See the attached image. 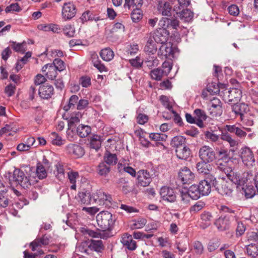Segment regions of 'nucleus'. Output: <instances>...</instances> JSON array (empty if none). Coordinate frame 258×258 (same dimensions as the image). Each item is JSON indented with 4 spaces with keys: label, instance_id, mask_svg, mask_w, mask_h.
Listing matches in <instances>:
<instances>
[{
    "label": "nucleus",
    "instance_id": "cd10ccee",
    "mask_svg": "<svg viewBox=\"0 0 258 258\" xmlns=\"http://www.w3.org/2000/svg\"><path fill=\"white\" fill-rule=\"evenodd\" d=\"M175 153L177 158L186 160L189 157L191 151L188 147L184 145L180 149H175Z\"/></svg>",
    "mask_w": 258,
    "mask_h": 258
},
{
    "label": "nucleus",
    "instance_id": "49530a36",
    "mask_svg": "<svg viewBox=\"0 0 258 258\" xmlns=\"http://www.w3.org/2000/svg\"><path fill=\"white\" fill-rule=\"evenodd\" d=\"M207 163V162L203 161L197 163V168L199 173L202 174L203 175H207L210 173V171L208 168Z\"/></svg>",
    "mask_w": 258,
    "mask_h": 258
},
{
    "label": "nucleus",
    "instance_id": "ddd939ff",
    "mask_svg": "<svg viewBox=\"0 0 258 258\" xmlns=\"http://www.w3.org/2000/svg\"><path fill=\"white\" fill-rule=\"evenodd\" d=\"M174 10L180 19L185 22L190 21L193 18L194 13L189 9H184L180 6H174Z\"/></svg>",
    "mask_w": 258,
    "mask_h": 258
},
{
    "label": "nucleus",
    "instance_id": "774afa93",
    "mask_svg": "<svg viewBox=\"0 0 258 258\" xmlns=\"http://www.w3.org/2000/svg\"><path fill=\"white\" fill-rule=\"evenodd\" d=\"M147 223V220L145 218H140L138 220L135 221V223L132 226L133 229H140L143 227Z\"/></svg>",
    "mask_w": 258,
    "mask_h": 258
},
{
    "label": "nucleus",
    "instance_id": "a18cd8bd",
    "mask_svg": "<svg viewBox=\"0 0 258 258\" xmlns=\"http://www.w3.org/2000/svg\"><path fill=\"white\" fill-rule=\"evenodd\" d=\"M164 71L160 68L155 69L150 72V76L152 79L160 81L163 76Z\"/></svg>",
    "mask_w": 258,
    "mask_h": 258
},
{
    "label": "nucleus",
    "instance_id": "37998d69",
    "mask_svg": "<svg viewBox=\"0 0 258 258\" xmlns=\"http://www.w3.org/2000/svg\"><path fill=\"white\" fill-rule=\"evenodd\" d=\"M45 168L40 162L37 163L36 173L38 177H47V174Z\"/></svg>",
    "mask_w": 258,
    "mask_h": 258
},
{
    "label": "nucleus",
    "instance_id": "f257e3e1",
    "mask_svg": "<svg viewBox=\"0 0 258 258\" xmlns=\"http://www.w3.org/2000/svg\"><path fill=\"white\" fill-rule=\"evenodd\" d=\"M112 217V214L108 211L100 212L96 216V220L98 226L102 230L98 229L96 231H94L88 229H83L82 232L84 235H88L92 238L106 239L111 236V231L113 225Z\"/></svg>",
    "mask_w": 258,
    "mask_h": 258
},
{
    "label": "nucleus",
    "instance_id": "6ab92c4d",
    "mask_svg": "<svg viewBox=\"0 0 258 258\" xmlns=\"http://www.w3.org/2000/svg\"><path fill=\"white\" fill-rule=\"evenodd\" d=\"M158 55L162 58L163 57L166 58L168 57L173 56V50L172 47V44L170 43H165L162 44L159 49Z\"/></svg>",
    "mask_w": 258,
    "mask_h": 258
},
{
    "label": "nucleus",
    "instance_id": "0e129e2a",
    "mask_svg": "<svg viewBox=\"0 0 258 258\" xmlns=\"http://www.w3.org/2000/svg\"><path fill=\"white\" fill-rule=\"evenodd\" d=\"M144 134L145 133L143 131H141V132H139V141L144 147H149L150 146L151 144L148 140L145 138Z\"/></svg>",
    "mask_w": 258,
    "mask_h": 258
},
{
    "label": "nucleus",
    "instance_id": "a878e982",
    "mask_svg": "<svg viewBox=\"0 0 258 258\" xmlns=\"http://www.w3.org/2000/svg\"><path fill=\"white\" fill-rule=\"evenodd\" d=\"M117 170L121 175L124 176L125 173H128L133 177H135L136 174V171L134 168L120 163L117 164Z\"/></svg>",
    "mask_w": 258,
    "mask_h": 258
},
{
    "label": "nucleus",
    "instance_id": "72a5a7b5",
    "mask_svg": "<svg viewBox=\"0 0 258 258\" xmlns=\"http://www.w3.org/2000/svg\"><path fill=\"white\" fill-rule=\"evenodd\" d=\"M187 191L189 194L190 198L192 200H198L202 196L200 190H199L198 186L196 184H192L190 186Z\"/></svg>",
    "mask_w": 258,
    "mask_h": 258
},
{
    "label": "nucleus",
    "instance_id": "20e7f679",
    "mask_svg": "<svg viewBox=\"0 0 258 258\" xmlns=\"http://www.w3.org/2000/svg\"><path fill=\"white\" fill-rule=\"evenodd\" d=\"M225 179L218 178V180H216V178H214L213 184L222 195L231 196L233 191L232 186L236 187V184L233 181H230L231 179Z\"/></svg>",
    "mask_w": 258,
    "mask_h": 258
},
{
    "label": "nucleus",
    "instance_id": "338daca9",
    "mask_svg": "<svg viewBox=\"0 0 258 258\" xmlns=\"http://www.w3.org/2000/svg\"><path fill=\"white\" fill-rule=\"evenodd\" d=\"M130 62L133 67L138 69L142 67L144 60L140 57L137 56L135 59H130Z\"/></svg>",
    "mask_w": 258,
    "mask_h": 258
},
{
    "label": "nucleus",
    "instance_id": "c9c22d12",
    "mask_svg": "<svg viewBox=\"0 0 258 258\" xmlns=\"http://www.w3.org/2000/svg\"><path fill=\"white\" fill-rule=\"evenodd\" d=\"M246 253L248 256L253 258H258V245L250 244L246 247Z\"/></svg>",
    "mask_w": 258,
    "mask_h": 258
},
{
    "label": "nucleus",
    "instance_id": "69168bd1",
    "mask_svg": "<svg viewBox=\"0 0 258 258\" xmlns=\"http://www.w3.org/2000/svg\"><path fill=\"white\" fill-rule=\"evenodd\" d=\"M246 230L245 225L241 222H237L236 229V234L237 236H240L244 234Z\"/></svg>",
    "mask_w": 258,
    "mask_h": 258
},
{
    "label": "nucleus",
    "instance_id": "0eeeda50",
    "mask_svg": "<svg viewBox=\"0 0 258 258\" xmlns=\"http://www.w3.org/2000/svg\"><path fill=\"white\" fill-rule=\"evenodd\" d=\"M111 196L107 195L103 191L99 190L96 191L93 195V201L94 203H98L99 205H105L107 207H111L112 204L111 202Z\"/></svg>",
    "mask_w": 258,
    "mask_h": 258
},
{
    "label": "nucleus",
    "instance_id": "603ef678",
    "mask_svg": "<svg viewBox=\"0 0 258 258\" xmlns=\"http://www.w3.org/2000/svg\"><path fill=\"white\" fill-rule=\"evenodd\" d=\"M149 137L152 140L155 141H165L167 138V136L164 134L151 133Z\"/></svg>",
    "mask_w": 258,
    "mask_h": 258
},
{
    "label": "nucleus",
    "instance_id": "412c9836",
    "mask_svg": "<svg viewBox=\"0 0 258 258\" xmlns=\"http://www.w3.org/2000/svg\"><path fill=\"white\" fill-rule=\"evenodd\" d=\"M77 199L82 204L86 205H89L93 202V196L89 191L85 189L78 193Z\"/></svg>",
    "mask_w": 258,
    "mask_h": 258
},
{
    "label": "nucleus",
    "instance_id": "3c124183",
    "mask_svg": "<svg viewBox=\"0 0 258 258\" xmlns=\"http://www.w3.org/2000/svg\"><path fill=\"white\" fill-rule=\"evenodd\" d=\"M89 247L96 251H100L103 247L102 241L92 240Z\"/></svg>",
    "mask_w": 258,
    "mask_h": 258
},
{
    "label": "nucleus",
    "instance_id": "e2e57ef3",
    "mask_svg": "<svg viewBox=\"0 0 258 258\" xmlns=\"http://www.w3.org/2000/svg\"><path fill=\"white\" fill-rule=\"evenodd\" d=\"M22 10L18 3H13L7 6L5 9V12L7 13H13L14 12H19Z\"/></svg>",
    "mask_w": 258,
    "mask_h": 258
},
{
    "label": "nucleus",
    "instance_id": "bb28decb",
    "mask_svg": "<svg viewBox=\"0 0 258 258\" xmlns=\"http://www.w3.org/2000/svg\"><path fill=\"white\" fill-rule=\"evenodd\" d=\"M198 186L202 196L208 195L211 191L210 181L206 179L201 181Z\"/></svg>",
    "mask_w": 258,
    "mask_h": 258
},
{
    "label": "nucleus",
    "instance_id": "f704fd0d",
    "mask_svg": "<svg viewBox=\"0 0 258 258\" xmlns=\"http://www.w3.org/2000/svg\"><path fill=\"white\" fill-rule=\"evenodd\" d=\"M91 128L88 125L80 124L76 129L78 135L81 138L87 137L91 133Z\"/></svg>",
    "mask_w": 258,
    "mask_h": 258
},
{
    "label": "nucleus",
    "instance_id": "7ed1b4c3",
    "mask_svg": "<svg viewBox=\"0 0 258 258\" xmlns=\"http://www.w3.org/2000/svg\"><path fill=\"white\" fill-rule=\"evenodd\" d=\"M231 179L236 184V187L241 188L246 199L252 198L256 194V189L249 178H228Z\"/></svg>",
    "mask_w": 258,
    "mask_h": 258
},
{
    "label": "nucleus",
    "instance_id": "6e6552de",
    "mask_svg": "<svg viewBox=\"0 0 258 258\" xmlns=\"http://www.w3.org/2000/svg\"><path fill=\"white\" fill-rule=\"evenodd\" d=\"M199 154L201 160L204 162H212L216 158L215 152L208 146L202 147L199 150Z\"/></svg>",
    "mask_w": 258,
    "mask_h": 258
},
{
    "label": "nucleus",
    "instance_id": "9d476101",
    "mask_svg": "<svg viewBox=\"0 0 258 258\" xmlns=\"http://www.w3.org/2000/svg\"><path fill=\"white\" fill-rule=\"evenodd\" d=\"M76 13V7L72 3L64 4L62 9V16L64 20H71L75 16Z\"/></svg>",
    "mask_w": 258,
    "mask_h": 258
},
{
    "label": "nucleus",
    "instance_id": "a19ab883",
    "mask_svg": "<svg viewBox=\"0 0 258 258\" xmlns=\"http://www.w3.org/2000/svg\"><path fill=\"white\" fill-rule=\"evenodd\" d=\"M131 15L133 21L135 23L139 22L143 17L142 11L139 8L134 9Z\"/></svg>",
    "mask_w": 258,
    "mask_h": 258
},
{
    "label": "nucleus",
    "instance_id": "8fccbe9b",
    "mask_svg": "<svg viewBox=\"0 0 258 258\" xmlns=\"http://www.w3.org/2000/svg\"><path fill=\"white\" fill-rule=\"evenodd\" d=\"M205 203L201 201H199L196 203L195 205L191 206L189 208L190 213L195 214L201 211L205 206Z\"/></svg>",
    "mask_w": 258,
    "mask_h": 258
},
{
    "label": "nucleus",
    "instance_id": "e433bc0d",
    "mask_svg": "<svg viewBox=\"0 0 258 258\" xmlns=\"http://www.w3.org/2000/svg\"><path fill=\"white\" fill-rule=\"evenodd\" d=\"M101 141L100 136L94 135L91 138L90 145L92 149L97 151L101 147Z\"/></svg>",
    "mask_w": 258,
    "mask_h": 258
},
{
    "label": "nucleus",
    "instance_id": "ea45409f",
    "mask_svg": "<svg viewBox=\"0 0 258 258\" xmlns=\"http://www.w3.org/2000/svg\"><path fill=\"white\" fill-rule=\"evenodd\" d=\"M33 178H16V181L24 188H28L31 185L38 182L37 180L33 181Z\"/></svg>",
    "mask_w": 258,
    "mask_h": 258
},
{
    "label": "nucleus",
    "instance_id": "1a4fd4ad",
    "mask_svg": "<svg viewBox=\"0 0 258 258\" xmlns=\"http://www.w3.org/2000/svg\"><path fill=\"white\" fill-rule=\"evenodd\" d=\"M235 149H231L228 151L224 149H220L218 152V160L217 161V165L218 166L219 163L228 164L229 162L232 158Z\"/></svg>",
    "mask_w": 258,
    "mask_h": 258
},
{
    "label": "nucleus",
    "instance_id": "09e8293b",
    "mask_svg": "<svg viewBox=\"0 0 258 258\" xmlns=\"http://www.w3.org/2000/svg\"><path fill=\"white\" fill-rule=\"evenodd\" d=\"M12 44L11 45V46L15 51L21 52L22 53H24L25 52V46L26 45V43L25 42L19 43L13 41L12 42Z\"/></svg>",
    "mask_w": 258,
    "mask_h": 258
},
{
    "label": "nucleus",
    "instance_id": "bf43d9fd",
    "mask_svg": "<svg viewBox=\"0 0 258 258\" xmlns=\"http://www.w3.org/2000/svg\"><path fill=\"white\" fill-rule=\"evenodd\" d=\"M63 32L66 36L68 37H72L75 35V29L72 25H67L64 27Z\"/></svg>",
    "mask_w": 258,
    "mask_h": 258
},
{
    "label": "nucleus",
    "instance_id": "c85d7f7f",
    "mask_svg": "<svg viewBox=\"0 0 258 258\" xmlns=\"http://www.w3.org/2000/svg\"><path fill=\"white\" fill-rule=\"evenodd\" d=\"M121 242L123 244L131 250H134L137 248V243L136 241L133 240L132 236L127 234L124 235L122 238Z\"/></svg>",
    "mask_w": 258,
    "mask_h": 258
},
{
    "label": "nucleus",
    "instance_id": "4c0bfd02",
    "mask_svg": "<svg viewBox=\"0 0 258 258\" xmlns=\"http://www.w3.org/2000/svg\"><path fill=\"white\" fill-rule=\"evenodd\" d=\"M144 63L149 69L156 67L159 64V60L157 58L153 55H149L144 60Z\"/></svg>",
    "mask_w": 258,
    "mask_h": 258
},
{
    "label": "nucleus",
    "instance_id": "4468645a",
    "mask_svg": "<svg viewBox=\"0 0 258 258\" xmlns=\"http://www.w3.org/2000/svg\"><path fill=\"white\" fill-rule=\"evenodd\" d=\"M160 194L164 201L169 202H174L176 201V196L173 188L163 186L160 189Z\"/></svg>",
    "mask_w": 258,
    "mask_h": 258
},
{
    "label": "nucleus",
    "instance_id": "052dcab7",
    "mask_svg": "<svg viewBox=\"0 0 258 258\" xmlns=\"http://www.w3.org/2000/svg\"><path fill=\"white\" fill-rule=\"evenodd\" d=\"M79 84L84 88H87L91 85V78L88 76H83L79 79Z\"/></svg>",
    "mask_w": 258,
    "mask_h": 258
},
{
    "label": "nucleus",
    "instance_id": "f03ea898",
    "mask_svg": "<svg viewBox=\"0 0 258 258\" xmlns=\"http://www.w3.org/2000/svg\"><path fill=\"white\" fill-rule=\"evenodd\" d=\"M159 26L161 27L151 34L150 36L156 43L162 44L168 40L170 32L167 29H177L179 21L176 19L163 17L159 22Z\"/></svg>",
    "mask_w": 258,
    "mask_h": 258
},
{
    "label": "nucleus",
    "instance_id": "13d9d810",
    "mask_svg": "<svg viewBox=\"0 0 258 258\" xmlns=\"http://www.w3.org/2000/svg\"><path fill=\"white\" fill-rule=\"evenodd\" d=\"M205 136L207 140L213 142H216L219 139V135L215 134L213 131L205 132Z\"/></svg>",
    "mask_w": 258,
    "mask_h": 258
},
{
    "label": "nucleus",
    "instance_id": "393cba45",
    "mask_svg": "<svg viewBox=\"0 0 258 258\" xmlns=\"http://www.w3.org/2000/svg\"><path fill=\"white\" fill-rule=\"evenodd\" d=\"M81 117V114L80 112H77L75 114H73L69 120L68 121V130L67 131L68 138L69 140H72L73 137H70V130L76 124L80 122V119Z\"/></svg>",
    "mask_w": 258,
    "mask_h": 258
},
{
    "label": "nucleus",
    "instance_id": "7c9ffc66",
    "mask_svg": "<svg viewBox=\"0 0 258 258\" xmlns=\"http://www.w3.org/2000/svg\"><path fill=\"white\" fill-rule=\"evenodd\" d=\"M80 20L84 24L88 21H98L100 20V18L97 15L93 14L92 12L87 10L82 14Z\"/></svg>",
    "mask_w": 258,
    "mask_h": 258
},
{
    "label": "nucleus",
    "instance_id": "de8ad7c7",
    "mask_svg": "<svg viewBox=\"0 0 258 258\" xmlns=\"http://www.w3.org/2000/svg\"><path fill=\"white\" fill-rule=\"evenodd\" d=\"M143 4V0H125L124 8L130 9L131 7L138 8Z\"/></svg>",
    "mask_w": 258,
    "mask_h": 258
},
{
    "label": "nucleus",
    "instance_id": "b1692460",
    "mask_svg": "<svg viewBox=\"0 0 258 258\" xmlns=\"http://www.w3.org/2000/svg\"><path fill=\"white\" fill-rule=\"evenodd\" d=\"M218 169L223 172L227 177H239V174L235 173L233 169L228 166V164L219 163L217 166Z\"/></svg>",
    "mask_w": 258,
    "mask_h": 258
},
{
    "label": "nucleus",
    "instance_id": "5fc2aeb1",
    "mask_svg": "<svg viewBox=\"0 0 258 258\" xmlns=\"http://www.w3.org/2000/svg\"><path fill=\"white\" fill-rule=\"evenodd\" d=\"M159 100L161 102L163 106L169 110H173L172 105L169 101V98L165 95H161L159 98Z\"/></svg>",
    "mask_w": 258,
    "mask_h": 258
},
{
    "label": "nucleus",
    "instance_id": "4be33fe9",
    "mask_svg": "<svg viewBox=\"0 0 258 258\" xmlns=\"http://www.w3.org/2000/svg\"><path fill=\"white\" fill-rule=\"evenodd\" d=\"M49 242V237L44 235L41 238H37L34 241L31 242L30 246L32 251H35L42 245H45L48 244Z\"/></svg>",
    "mask_w": 258,
    "mask_h": 258
},
{
    "label": "nucleus",
    "instance_id": "423d86ee",
    "mask_svg": "<svg viewBox=\"0 0 258 258\" xmlns=\"http://www.w3.org/2000/svg\"><path fill=\"white\" fill-rule=\"evenodd\" d=\"M224 98L225 101L233 104L238 102L242 97V92L238 88L233 87L229 90H225Z\"/></svg>",
    "mask_w": 258,
    "mask_h": 258
},
{
    "label": "nucleus",
    "instance_id": "f3484780",
    "mask_svg": "<svg viewBox=\"0 0 258 258\" xmlns=\"http://www.w3.org/2000/svg\"><path fill=\"white\" fill-rule=\"evenodd\" d=\"M53 93V86L47 84L40 86L38 91L40 97L45 99L51 98Z\"/></svg>",
    "mask_w": 258,
    "mask_h": 258
},
{
    "label": "nucleus",
    "instance_id": "79ce46f5",
    "mask_svg": "<svg viewBox=\"0 0 258 258\" xmlns=\"http://www.w3.org/2000/svg\"><path fill=\"white\" fill-rule=\"evenodd\" d=\"M110 167L104 162L100 163L97 167V172L100 176H106L110 172Z\"/></svg>",
    "mask_w": 258,
    "mask_h": 258
},
{
    "label": "nucleus",
    "instance_id": "2eb2a0df",
    "mask_svg": "<svg viewBox=\"0 0 258 258\" xmlns=\"http://www.w3.org/2000/svg\"><path fill=\"white\" fill-rule=\"evenodd\" d=\"M158 13L163 16L171 15L172 6L168 2L164 0L159 1L157 5Z\"/></svg>",
    "mask_w": 258,
    "mask_h": 258
},
{
    "label": "nucleus",
    "instance_id": "6e6d98bb",
    "mask_svg": "<svg viewBox=\"0 0 258 258\" xmlns=\"http://www.w3.org/2000/svg\"><path fill=\"white\" fill-rule=\"evenodd\" d=\"M51 64L55 67V69L59 72L63 71L66 69V66L64 62L59 58H55L54 59L53 63Z\"/></svg>",
    "mask_w": 258,
    "mask_h": 258
},
{
    "label": "nucleus",
    "instance_id": "2f4dec72",
    "mask_svg": "<svg viewBox=\"0 0 258 258\" xmlns=\"http://www.w3.org/2000/svg\"><path fill=\"white\" fill-rule=\"evenodd\" d=\"M157 50V47L156 44V42L152 39L151 36H150L144 47V51L148 53L149 55L150 54L153 55L156 52Z\"/></svg>",
    "mask_w": 258,
    "mask_h": 258
},
{
    "label": "nucleus",
    "instance_id": "9b49d317",
    "mask_svg": "<svg viewBox=\"0 0 258 258\" xmlns=\"http://www.w3.org/2000/svg\"><path fill=\"white\" fill-rule=\"evenodd\" d=\"M209 111L213 116H220L222 114V103L219 99L214 97L209 103Z\"/></svg>",
    "mask_w": 258,
    "mask_h": 258
},
{
    "label": "nucleus",
    "instance_id": "473e14b6",
    "mask_svg": "<svg viewBox=\"0 0 258 258\" xmlns=\"http://www.w3.org/2000/svg\"><path fill=\"white\" fill-rule=\"evenodd\" d=\"M189 179L190 178H172V182H174L176 184L174 185L173 183L172 184L174 188L182 187L183 188L187 189V185L190 183Z\"/></svg>",
    "mask_w": 258,
    "mask_h": 258
},
{
    "label": "nucleus",
    "instance_id": "dca6fc26",
    "mask_svg": "<svg viewBox=\"0 0 258 258\" xmlns=\"http://www.w3.org/2000/svg\"><path fill=\"white\" fill-rule=\"evenodd\" d=\"M66 149L70 154L73 155L75 158L81 157L85 153L84 148L77 144H70L66 147Z\"/></svg>",
    "mask_w": 258,
    "mask_h": 258
},
{
    "label": "nucleus",
    "instance_id": "864d4df0",
    "mask_svg": "<svg viewBox=\"0 0 258 258\" xmlns=\"http://www.w3.org/2000/svg\"><path fill=\"white\" fill-rule=\"evenodd\" d=\"M52 144L57 146H60L64 144V140H62L60 136L55 132L51 133Z\"/></svg>",
    "mask_w": 258,
    "mask_h": 258
},
{
    "label": "nucleus",
    "instance_id": "c756f323",
    "mask_svg": "<svg viewBox=\"0 0 258 258\" xmlns=\"http://www.w3.org/2000/svg\"><path fill=\"white\" fill-rule=\"evenodd\" d=\"M186 142V138L182 136H177L174 137L170 142V145L172 147L176 149H180L185 145Z\"/></svg>",
    "mask_w": 258,
    "mask_h": 258
},
{
    "label": "nucleus",
    "instance_id": "f8f14e48",
    "mask_svg": "<svg viewBox=\"0 0 258 258\" xmlns=\"http://www.w3.org/2000/svg\"><path fill=\"white\" fill-rule=\"evenodd\" d=\"M240 157L243 163L247 166H252L255 162L253 154L250 148L244 147L241 149Z\"/></svg>",
    "mask_w": 258,
    "mask_h": 258
},
{
    "label": "nucleus",
    "instance_id": "58836bf2",
    "mask_svg": "<svg viewBox=\"0 0 258 258\" xmlns=\"http://www.w3.org/2000/svg\"><path fill=\"white\" fill-rule=\"evenodd\" d=\"M100 55L104 60L110 61L113 58V51L110 48L103 49L100 51Z\"/></svg>",
    "mask_w": 258,
    "mask_h": 258
},
{
    "label": "nucleus",
    "instance_id": "5701e85b",
    "mask_svg": "<svg viewBox=\"0 0 258 258\" xmlns=\"http://www.w3.org/2000/svg\"><path fill=\"white\" fill-rule=\"evenodd\" d=\"M194 114L197 121V125L201 128L203 127L204 126L203 121L206 120L208 117L205 111L197 108L194 110Z\"/></svg>",
    "mask_w": 258,
    "mask_h": 258
},
{
    "label": "nucleus",
    "instance_id": "680f3d73",
    "mask_svg": "<svg viewBox=\"0 0 258 258\" xmlns=\"http://www.w3.org/2000/svg\"><path fill=\"white\" fill-rule=\"evenodd\" d=\"M57 71L55 67L51 64L45 75L48 79L52 80L55 78L57 75Z\"/></svg>",
    "mask_w": 258,
    "mask_h": 258
},
{
    "label": "nucleus",
    "instance_id": "39448f33",
    "mask_svg": "<svg viewBox=\"0 0 258 258\" xmlns=\"http://www.w3.org/2000/svg\"><path fill=\"white\" fill-rule=\"evenodd\" d=\"M236 221V215L226 214L216 219L214 224L219 231H225L229 230Z\"/></svg>",
    "mask_w": 258,
    "mask_h": 258
},
{
    "label": "nucleus",
    "instance_id": "c03bdc74",
    "mask_svg": "<svg viewBox=\"0 0 258 258\" xmlns=\"http://www.w3.org/2000/svg\"><path fill=\"white\" fill-rule=\"evenodd\" d=\"M78 100L79 97L77 95H73L71 96L69 99L68 104L63 107L64 110L68 111L71 108H75L76 105H77Z\"/></svg>",
    "mask_w": 258,
    "mask_h": 258
},
{
    "label": "nucleus",
    "instance_id": "aec40b11",
    "mask_svg": "<svg viewBox=\"0 0 258 258\" xmlns=\"http://www.w3.org/2000/svg\"><path fill=\"white\" fill-rule=\"evenodd\" d=\"M212 214L208 211H204L201 214L199 225L201 228L204 229L209 227L213 219Z\"/></svg>",
    "mask_w": 258,
    "mask_h": 258
},
{
    "label": "nucleus",
    "instance_id": "a211bd4d",
    "mask_svg": "<svg viewBox=\"0 0 258 258\" xmlns=\"http://www.w3.org/2000/svg\"><path fill=\"white\" fill-rule=\"evenodd\" d=\"M232 110L237 116L239 115L241 120L243 119L244 114L248 110V105L245 103H238V102L233 104Z\"/></svg>",
    "mask_w": 258,
    "mask_h": 258
},
{
    "label": "nucleus",
    "instance_id": "4d7b16f0",
    "mask_svg": "<svg viewBox=\"0 0 258 258\" xmlns=\"http://www.w3.org/2000/svg\"><path fill=\"white\" fill-rule=\"evenodd\" d=\"M54 174L56 177L64 176V170L63 166L59 163L55 165Z\"/></svg>",
    "mask_w": 258,
    "mask_h": 258
}]
</instances>
